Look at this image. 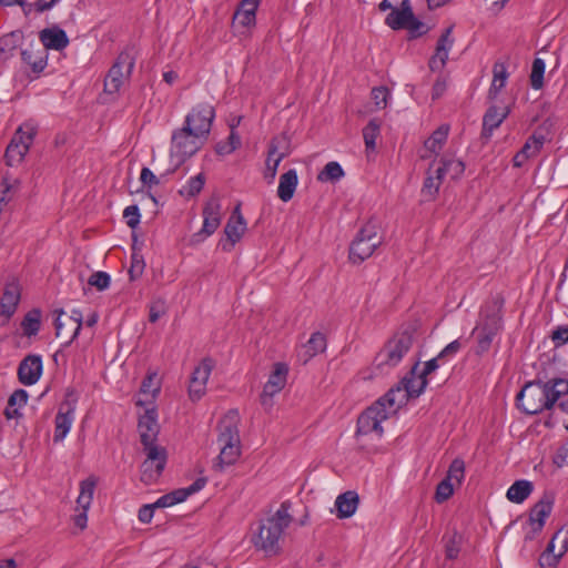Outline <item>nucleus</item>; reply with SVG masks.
Masks as SVG:
<instances>
[{
	"instance_id": "obj_41",
	"label": "nucleus",
	"mask_w": 568,
	"mask_h": 568,
	"mask_svg": "<svg viewBox=\"0 0 568 568\" xmlns=\"http://www.w3.org/2000/svg\"><path fill=\"white\" fill-rule=\"evenodd\" d=\"M277 153V146L275 145L274 141L271 142L268 148V155L266 160V169L264 172V178L272 182L276 175L278 164L284 159L285 154L281 153L275 159L273 156Z\"/></svg>"
},
{
	"instance_id": "obj_14",
	"label": "nucleus",
	"mask_w": 568,
	"mask_h": 568,
	"mask_svg": "<svg viewBox=\"0 0 568 568\" xmlns=\"http://www.w3.org/2000/svg\"><path fill=\"white\" fill-rule=\"evenodd\" d=\"M146 459L141 465V480L151 485L161 476L166 464V450L163 447L143 449Z\"/></svg>"
},
{
	"instance_id": "obj_55",
	"label": "nucleus",
	"mask_w": 568,
	"mask_h": 568,
	"mask_svg": "<svg viewBox=\"0 0 568 568\" xmlns=\"http://www.w3.org/2000/svg\"><path fill=\"white\" fill-rule=\"evenodd\" d=\"M110 281H111V278H110V275L108 273L99 271V272H94L89 277L88 283L91 286H94L95 288H98L99 291H103V290L109 287Z\"/></svg>"
},
{
	"instance_id": "obj_19",
	"label": "nucleus",
	"mask_w": 568,
	"mask_h": 568,
	"mask_svg": "<svg viewBox=\"0 0 568 568\" xmlns=\"http://www.w3.org/2000/svg\"><path fill=\"white\" fill-rule=\"evenodd\" d=\"M42 371L43 364L41 355L29 354L19 364V382L26 386H31L40 379Z\"/></svg>"
},
{
	"instance_id": "obj_25",
	"label": "nucleus",
	"mask_w": 568,
	"mask_h": 568,
	"mask_svg": "<svg viewBox=\"0 0 568 568\" xmlns=\"http://www.w3.org/2000/svg\"><path fill=\"white\" fill-rule=\"evenodd\" d=\"M359 505V496L355 490H347L336 497L335 508L337 518L352 517Z\"/></svg>"
},
{
	"instance_id": "obj_38",
	"label": "nucleus",
	"mask_w": 568,
	"mask_h": 568,
	"mask_svg": "<svg viewBox=\"0 0 568 568\" xmlns=\"http://www.w3.org/2000/svg\"><path fill=\"white\" fill-rule=\"evenodd\" d=\"M95 488V480L93 478H87L80 484V495L77 499L78 509L88 511L92 499L93 493Z\"/></svg>"
},
{
	"instance_id": "obj_3",
	"label": "nucleus",
	"mask_w": 568,
	"mask_h": 568,
	"mask_svg": "<svg viewBox=\"0 0 568 568\" xmlns=\"http://www.w3.org/2000/svg\"><path fill=\"white\" fill-rule=\"evenodd\" d=\"M417 341L418 332L416 325H402L375 355L373 361L374 369L383 374L396 367L412 351Z\"/></svg>"
},
{
	"instance_id": "obj_33",
	"label": "nucleus",
	"mask_w": 568,
	"mask_h": 568,
	"mask_svg": "<svg viewBox=\"0 0 568 568\" xmlns=\"http://www.w3.org/2000/svg\"><path fill=\"white\" fill-rule=\"evenodd\" d=\"M532 483L521 479L516 480L507 490V498L516 504H521L532 491Z\"/></svg>"
},
{
	"instance_id": "obj_32",
	"label": "nucleus",
	"mask_w": 568,
	"mask_h": 568,
	"mask_svg": "<svg viewBox=\"0 0 568 568\" xmlns=\"http://www.w3.org/2000/svg\"><path fill=\"white\" fill-rule=\"evenodd\" d=\"M444 178L436 173V170L432 172V168L427 171V176L424 180V184L422 187V195L425 201L435 200L438 194L440 184L443 183Z\"/></svg>"
},
{
	"instance_id": "obj_63",
	"label": "nucleus",
	"mask_w": 568,
	"mask_h": 568,
	"mask_svg": "<svg viewBox=\"0 0 568 568\" xmlns=\"http://www.w3.org/2000/svg\"><path fill=\"white\" fill-rule=\"evenodd\" d=\"M552 463L558 468L568 465V444H564L557 449L556 454L552 457Z\"/></svg>"
},
{
	"instance_id": "obj_43",
	"label": "nucleus",
	"mask_w": 568,
	"mask_h": 568,
	"mask_svg": "<svg viewBox=\"0 0 568 568\" xmlns=\"http://www.w3.org/2000/svg\"><path fill=\"white\" fill-rule=\"evenodd\" d=\"M381 132V123L376 119H372L363 129V138L367 151H375L376 139Z\"/></svg>"
},
{
	"instance_id": "obj_24",
	"label": "nucleus",
	"mask_w": 568,
	"mask_h": 568,
	"mask_svg": "<svg viewBox=\"0 0 568 568\" xmlns=\"http://www.w3.org/2000/svg\"><path fill=\"white\" fill-rule=\"evenodd\" d=\"M508 114V108L501 110L497 105H490L483 118L481 136L489 139L493 134V131L504 122Z\"/></svg>"
},
{
	"instance_id": "obj_36",
	"label": "nucleus",
	"mask_w": 568,
	"mask_h": 568,
	"mask_svg": "<svg viewBox=\"0 0 568 568\" xmlns=\"http://www.w3.org/2000/svg\"><path fill=\"white\" fill-rule=\"evenodd\" d=\"M304 348V362L306 363L310 358L322 353L326 348V337L321 332H315L311 335L307 343L303 346Z\"/></svg>"
},
{
	"instance_id": "obj_15",
	"label": "nucleus",
	"mask_w": 568,
	"mask_h": 568,
	"mask_svg": "<svg viewBox=\"0 0 568 568\" xmlns=\"http://www.w3.org/2000/svg\"><path fill=\"white\" fill-rule=\"evenodd\" d=\"M203 226L193 234V242L200 243L212 235L221 224V203L219 197H211L203 207Z\"/></svg>"
},
{
	"instance_id": "obj_37",
	"label": "nucleus",
	"mask_w": 568,
	"mask_h": 568,
	"mask_svg": "<svg viewBox=\"0 0 568 568\" xmlns=\"http://www.w3.org/2000/svg\"><path fill=\"white\" fill-rule=\"evenodd\" d=\"M449 126L446 124L440 125L433 134L425 141L426 150L432 153L438 154L447 141Z\"/></svg>"
},
{
	"instance_id": "obj_40",
	"label": "nucleus",
	"mask_w": 568,
	"mask_h": 568,
	"mask_svg": "<svg viewBox=\"0 0 568 568\" xmlns=\"http://www.w3.org/2000/svg\"><path fill=\"white\" fill-rule=\"evenodd\" d=\"M345 175V172L341 164L335 161L328 162L323 170L317 174V180L320 182H337Z\"/></svg>"
},
{
	"instance_id": "obj_62",
	"label": "nucleus",
	"mask_w": 568,
	"mask_h": 568,
	"mask_svg": "<svg viewBox=\"0 0 568 568\" xmlns=\"http://www.w3.org/2000/svg\"><path fill=\"white\" fill-rule=\"evenodd\" d=\"M551 339L556 347L562 346L568 343V325L559 326L551 333Z\"/></svg>"
},
{
	"instance_id": "obj_17",
	"label": "nucleus",
	"mask_w": 568,
	"mask_h": 568,
	"mask_svg": "<svg viewBox=\"0 0 568 568\" xmlns=\"http://www.w3.org/2000/svg\"><path fill=\"white\" fill-rule=\"evenodd\" d=\"M158 414L154 408L146 409L145 413L139 418V433L143 449L150 447H159L155 442L160 432L158 424Z\"/></svg>"
},
{
	"instance_id": "obj_57",
	"label": "nucleus",
	"mask_w": 568,
	"mask_h": 568,
	"mask_svg": "<svg viewBox=\"0 0 568 568\" xmlns=\"http://www.w3.org/2000/svg\"><path fill=\"white\" fill-rule=\"evenodd\" d=\"M144 267H145V263H144L143 257L135 253L132 254L131 266L129 270L130 278L132 281L139 278L143 274Z\"/></svg>"
},
{
	"instance_id": "obj_39",
	"label": "nucleus",
	"mask_w": 568,
	"mask_h": 568,
	"mask_svg": "<svg viewBox=\"0 0 568 568\" xmlns=\"http://www.w3.org/2000/svg\"><path fill=\"white\" fill-rule=\"evenodd\" d=\"M23 32L21 30L11 31L0 38V52L12 55L14 50L21 44Z\"/></svg>"
},
{
	"instance_id": "obj_61",
	"label": "nucleus",
	"mask_w": 568,
	"mask_h": 568,
	"mask_svg": "<svg viewBox=\"0 0 568 568\" xmlns=\"http://www.w3.org/2000/svg\"><path fill=\"white\" fill-rule=\"evenodd\" d=\"M205 392H206V385L191 378L190 385H189V396L193 402L201 399L202 396L205 394Z\"/></svg>"
},
{
	"instance_id": "obj_29",
	"label": "nucleus",
	"mask_w": 568,
	"mask_h": 568,
	"mask_svg": "<svg viewBox=\"0 0 568 568\" xmlns=\"http://www.w3.org/2000/svg\"><path fill=\"white\" fill-rule=\"evenodd\" d=\"M27 390L20 388L16 389L9 397L4 415L8 419H14L21 417L19 409L23 407L28 402Z\"/></svg>"
},
{
	"instance_id": "obj_26",
	"label": "nucleus",
	"mask_w": 568,
	"mask_h": 568,
	"mask_svg": "<svg viewBox=\"0 0 568 568\" xmlns=\"http://www.w3.org/2000/svg\"><path fill=\"white\" fill-rule=\"evenodd\" d=\"M298 183V176L295 169H291L280 176V183L277 187V196L283 202H288L294 196L296 186Z\"/></svg>"
},
{
	"instance_id": "obj_54",
	"label": "nucleus",
	"mask_w": 568,
	"mask_h": 568,
	"mask_svg": "<svg viewBox=\"0 0 568 568\" xmlns=\"http://www.w3.org/2000/svg\"><path fill=\"white\" fill-rule=\"evenodd\" d=\"M69 326H73V332L70 334V337L65 342V345L71 344L80 333L82 327V314L80 311H73L72 315L67 318Z\"/></svg>"
},
{
	"instance_id": "obj_18",
	"label": "nucleus",
	"mask_w": 568,
	"mask_h": 568,
	"mask_svg": "<svg viewBox=\"0 0 568 568\" xmlns=\"http://www.w3.org/2000/svg\"><path fill=\"white\" fill-rule=\"evenodd\" d=\"M554 497L545 494L529 511V525L531 526V535H527L526 539H532L536 534H539L544 526L546 518L549 517L552 510Z\"/></svg>"
},
{
	"instance_id": "obj_64",
	"label": "nucleus",
	"mask_w": 568,
	"mask_h": 568,
	"mask_svg": "<svg viewBox=\"0 0 568 568\" xmlns=\"http://www.w3.org/2000/svg\"><path fill=\"white\" fill-rule=\"evenodd\" d=\"M554 540L560 542V555H565L568 551V527H562L554 535Z\"/></svg>"
},
{
	"instance_id": "obj_48",
	"label": "nucleus",
	"mask_w": 568,
	"mask_h": 568,
	"mask_svg": "<svg viewBox=\"0 0 568 568\" xmlns=\"http://www.w3.org/2000/svg\"><path fill=\"white\" fill-rule=\"evenodd\" d=\"M545 138L542 135L537 136L536 134H532L526 143L523 145V148L519 150L526 158L535 156L544 145Z\"/></svg>"
},
{
	"instance_id": "obj_13",
	"label": "nucleus",
	"mask_w": 568,
	"mask_h": 568,
	"mask_svg": "<svg viewBox=\"0 0 568 568\" xmlns=\"http://www.w3.org/2000/svg\"><path fill=\"white\" fill-rule=\"evenodd\" d=\"M214 118L215 110L210 103H199L185 116L184 125L196 132L199 139H207Z\"/></svg>"
},
{
	"instance_id": "obj_51",
	"label": "nucleus",
	"mask_w": 568,
	"mask_h": 568,
	"mask_svg": "<svg viewBox=\"0 0 568 568\" xmlns=\"http://www.w3.org/2000/svg\"><path fill=\"white\" fill-rule=\"evenodd\" d=\"M256 16L251 12H244L239 9L235 10L233 14V26L234 27H243L251 28L255 26Z\"/></svg>"
},
{
	"instance_id": "obj_16",
	"label": "nucleus",
	"mask_w": 568,
	"mask_h": 568,
	"mask_svg": "<svg viewBox=\"0 0 568 568\" xmlns=\"http://www.w3.org/2000/svg\"><path fill=\"white\" fill-rule=\"evenodd\" d=\"M245 230H246V222L241 213V203H239L234 207V210L224 227V234H225L226 239L221 240V242H220L221 248L225 252H230L234 247V245L241 240Z\"/></svg>"
},
{
	"instance_id": "obj_12",
	"label": "nucleus",
	"mask_w": 568,
	"mask_h": 568,
	"mask_svg": "<svg viewBox=\"0 0 568 568\" xmlns=\"http://www.w3.org/2000/svg\"><path fill=\"white\" fill-rule=\"evenodd\" d=\"M460 348H462L460 342L458 339H455L452 343H449L436 357L427 361L425 363L423 371H420L418 373L417 388L415 389V388H413L414 386L410 385L408 387V389H409L408 394L409 395H422V393L425 390V388L428 384L427 376L429 374H432L433 372H435L444 363V361L446 358L455 356L460 351Z\"/></svg>"
},
{
	"instance_id": "obj_30",
	"label": "nucleus",
	"mask_w": 568,
	"mask_h": 568,
	"mask_svg": "<svg viewBox=\"0 0 568 568\" xmlns=\"http://www.w3.org/2000/svg\"><path fill=\"white\" fill-rule=\"evenodd\" d=\"M508 72L505 63L495 62L493 67V82L488 91V98L495 100L506 84Z\"/></svg>"
},
{
	"instance_id": "obj_59",
	"label": "nucleus",
	"mask_w": 568,
	"mask_h": 568,
	"mask_svg": "<svg viewBox=\"0 0 568 568\" xmlns=\"http://www.w3.org/2000/svg\"><path fill=\"white\" fill-rule=\"evenodd\" d=\"M378 7L381 11L390 9V12H395L403 10L406 7H410V3L409 0H383Z\"/></svg>"
},
{
	"instance_id": "obj_8",
	"label": "nucleus",
	"mask_w": 568,
	"mask_h": 568,
	"mask_svg": "<svg viewBox=\"0 0 568 568\" xmlns=\"http://www.w3.org/2000/svg\"><path fill=\"white\" fill-rule=\"evenodd\" d=\"M381 243V239L377 236L376 226L372 223H367L359 230L351 244L349 260L354 264H361L372 256Z\"/></svg>"
},
{
	"instance_id": "obj_31",
	"label": "nucleus",
	"mask_w": 568,
	"mask_h": 568,
	"mask_svg": "<svg viewBox=\"0 0 568 568\" xmlns=\"http://www.w3.org/2000/svg\"><path fill=\"white\" fill-rule=\"evenodd\" d=\"M419 361H416L414 365L410 367L409 372L390 389H398L403 395H405V404L408 402L409 398H417L420 395H409L408 387L413 385V388H417V377H418V369Z\"/></svg>"
},
{
	"instance_id": "obj_5",
	"label": "nucleus",
	"mask_w": 568,
	"mask_h": 568,
	"mask_svg": "<svg viewBox=\"0 0 568 568\" xmlns=\"http://www.w3.org/2000/svg\"><path fill=\"white\" fill-rule=\"evenodd\" d=\"M518 407L527 415H537L554 407L544 382H528L516 396Z\"/></svg>"
},
{
	"instance_id": "obj_23",
	"label": "nucleus",
	"mask_w": 568,
	"mask_h": 568,
	"mask_svg": "<svg viewBox=\"0 0 568 568\" xmlns=\"http://www.w3.org/2000/svg\"><path fill=\"white\" fill-rule=\"evenodd\" d=\"M453 27H448L438 39L436 52L429 60L430 70H439L446 64L448 52L454 43V40L450 39Z\"/></svg>"
},
{
	"instance_id": "obj_35",
	"label": "nucleus",
	"mask_w": 568,
	"mask_h": 568,
	"mask_svg": "<svg viewBox=\"0 0 568 568\" xmlns=\"http://www.w3.org/2000/svg\"><path fill=\"white\" fill-rule=\"evenodd\" d=\"M439 163L440 165L436 169V173L440 174L443 178L448 174L455 180L460 178L465 171L464 162L457 159L442 158Z\"/></svg>"
},
{
	"instance_id": "obj_4",
	"label": "nucleus",
	"mask_w": 568,
	"mask_h": 568,
	"mask_svg": "<svg viewBox=\"0 0 568 568\" xmlns=\"http://www.w3.org/2000/svg\"><path fill=\"white\" fill-rule=\"evenodd\" d=\"M217 443L221 447L217 463L214 467L222 471L225 466L233 465L241 455V439L239 433V414L230 410L219 423Z\"/></svg>"
},
{
	"instance_id": "obj_46",
	"label": "nucleus",
	"mask_w": 568,
	"mask_h": 568,
	"mask_svg": "<svg viewBox=\"0 0 568 568\" xmlns=\"http://www.w3.org/2000/svg\"><path fill=\"white\" fill-rule=\"evenodd\" d=\"M288 373V367L284 363H276L274 365V369L268 377L267 383L276 388L283 389L286 384V376Z\"/></svg>"
},
{
	"instance_id": "obj_6",
	"label": "nucleus",
	"mask_w": 568,
	"mask_h": 568,
	"mask_svg": "<svg viewBox=\"0 0 568 568\" xmlns=\"http://www.w3.org/2000/svg\"><path fill=\"white\" fill-rule=\"evenodd\" d=\"M195 133L186 125L173 132L170 154L172 159L176 160V166L194 155L207 140L199 139V135H195Z\"/></svg>"
},
{
	"instance_id": "obj_11",
	"label": "nucleus",
	"mask_w": 568,
	"mask_h": 568,
	"mask_svg": "<svg viewBox=\"0 0 568 568\" xmlns=\"http://www.w3.org/2000/svg\"><path fill=\"white\" fill-rule=\"evenodd\" d=\"M77 402L78 393L73 388H68L64 400L61 403L58 414L55 415L54 442H61L69 433L74 419Z\"/></svg>"
},
{
	"instance_id": "obj_50",
	"label": "nucleus",
	"mask_w": 568,
	"mask_h": 568,
	"mask_svg": "<svg viewBox=\"0 0 568 568\" xmlns=\"http://www.w3.org/2000/svg\"><path fill=\"white\" fill-rule=\"evenodd\" d=\"M454 494V485L449 481V478H444L436 487L435 500L442 504L449 499Z\"/></svg>"
},
{
	"instance_id": "obj_60",
	"label": "nucleus",
	"mask_w": 568,
	"mask_h": 568,
	"mask_svg": "<svg viewBox=\"0 0 568 568\" xmlns=\"http://www.w3.org/2000/svg\"><path fill=\"white\" fill-rule=\"evenodd\" d=\"M282 389L280 388H276L275 386H272L271 384H268L266 382V384L264 385V388H263V392L261 394V404L262 406L266 407V408H270L272 407L273 403H272V397L280 393Z\"/></svg>"
},
{
	"instance_id": "obj_9",
	"label": "nucleus",
	"mask_w": 568,
	"mask_h": 568,
	"mask_svg": "<svg viewBox=\"0 0 568 568\" xmlns=\"http://www.w3.org/2000/svg\"><path fill=\"white\" fill-rule=\"evenodd\" d=\"M135 59L129 51H122L104 79V92L108 94L118 93L124 81L131 77Z\"/></svg>"
},
{
	"instance_id": "obj_27",
	"label": "nucleus",
	"mask_w": 568,
	"mask_h": 568,
	"mask_svg": "<svg viewBox=\"0 0 568 568\" xmlns=\"http://www.w3.org/2000/svg\"><path fill=\"white\" fill-rule=\"evenodd\" d=\"M20 292L17 286H7L0 300V315L9 320L17 311Z\"/></svg>"
},
{
	"instance_id": "obj_2",
	"label": "nucleus",
	"mask_w": 568,
	"mask_h": 568,
	"mask_svg": "<svg viewBox=\"0 0 568 568\" xmlns=\"http://www.w3.org/2000/svg\"><path fill=\"white\" fill-rule=\"evenodd\" d=\"M405 395L398 389H389L367 407L357 418L356 436L375 435L382 438V423L405 405Z\"/></svg>"
},
{
	"instance_id": "obj_47",
	"label": "nucleus",
	"mask_w": 568,
	"mask_h": 568,
	"mask_svg": "<svg viewBox=\"0 0 568 568\" xmlns=\"http://www.w3.org/2000/svg\"><path fill=\"white\" fill-rule=\"evenodd\" d=\"M213 367H214L213 359H211L210 357L203 358L201 361V363L199 364V366H196L194 368L191 378L206 385Z\"/></svg>"
},
{
	"instance_id": "obj_34",
	"label": "nucleus",
	"mask_w": 568,
	"mask_h": 568,
	"mask_svg": "<svg viewBox=\"0 0 568 568\" xmlns=\"http://www.w3.org/2000/svg\"><path fill=\"white\" fill-rule=\"evenodd\" d=\"M21 328L24 336H36L41 328V311L39 308L29 311L21 322Z\"/></svg>"
},
{
	"instance_id": "obj_56",
	"label": "nucleus",
	"mask_w": 568,
	"mask_h": 568,
	"mask_svg": "<svg viewBox=\"0 0 568 568\" xmlns=\"http://www.w3.org/2000/svg\"><path fill=\"white\" fill-rule=\"evenodd\" d=\"M389 97V90L386 87H378L372 90V99L377 109H385Z\"/></svg>"
},
{
	"instance_id": "obj_49",
	"label": "nucleus",
	"mask_w": 568,
	"mask_h": 568,
	"mask_svg": "<svg viewBox=\"0 0 568 568\" xmlns=\"http://www.w3.org/2000/svg\"><path fill=\"white\" fill-rule=\"evenodd\" d=\"M465 475V463L460 458H455L447 471V475L445 478H449V481L455 480L458 485H460L462 480L464 479Z\"/></svg>"
},
{
	"instance_id": "obj_21",
	"label": "nucleus",
	"mask_w": 568,
	"mask_h": 568,
	"mask_svg": "<svg viewBox=\"0 0 568 568\" xmlns=\"http://www.w3.org/2000/svg\"><path fill=\"white\" fill-rule=\"evenodd\" d=\"M501 326H496V322L490 321L489 323H478L473 331L476 335L477 346L476 354H484L488 352L495 336L500 331Z\"/></svg>"
},
{
	"instance_id": "obj_20",
	"label": "nucleus",
	"mask_w": 568,
	"mask_h": 568,
	"mask_svg": "<svg viewBox=\"0 0 568 568\" xmlns=\"http://www.w3.org/2000/svg\"><path fill=\"white\" fill-rule=\"evenodd\" d=\"M39 39L42 48L47 50H63L69 45V38L63 29L58 26L45 28L40 31Z\"/></svg>"
},
{
	"instance_id": "obj_28",
	"label": "nucleus",
	"mask_w": 568,
	"mask_h": 568,
	"mask_svg": "<svg viewBox=\"0 0 568 568\" xmlns=\"http://www.w3.org/2000/svg\"><path fill=\"white\" fill-rule=\"evenodd\" d=\"M504 305V300L500 296H494L490 301H488L485 306L481 308L480 323H489L490 321L496 322V326H501V308Z\"/></svg>"
},
{
	"instance_id": "obj_1",
	"label": "nucleus",
	"mask_w": 568,
	"mask_h": 568,
	"mask_svg": "<svg viewBox=\"0 0 568 568\" xmlns=\"http://www.w3.org/2000/svg\"><path fill=\"white\" fill-rule=\"evenodd\" d=\"M291 503L284 501L274 515L260 521L256 530L253 531L251 542L257 550H262L266 557H274L281 554V541L284 530L293 521L290 514Z\"/></svg>"
},
{
	"instance_id": "obj_10",
	"label": "nucleus",
	"mask_w": 568,
	"mask_h": 568,
	"mask_svg": "<svg viewBox=\"0 0 568 568\" xmlns=\"http://www.w3.org/2000/svg\"><path fill=\"white\" fill-rule=\"evenodd\" d=\"M385 23L393 30L405 29L410 38H417L428 32V27L418 20L412 7H406L400 11L389 12L385 19Z\"/></svg>"
},
{
	"instance_id": "obj_52",
	"label": "nucleus",
	"mask_w": 568,
	"mask_h": 568,
	"mask_svg": "<svg viewBox=\"0 0 568 568\" xmlns=\"http://www.w3.org/2000/svg\"><path fill=\"white\" fill-rule=\"evenodd\" d=\"M140 390L142 394L150 396V398H154L155 395L160 392V386L156 383V375L155 374L148 375L143 379Z\"/></svg>"
},
{
	"instance_id": "obj_53",
	"label": "nucleus",
	"mask_w": 568,
	"mask_h": 568,
	"mask_svg": "<svg viewBox=\"0 0 568 568\" xmlns=\"http://www.w3.org/2000/svg\"><path fill=\"white\" fill-rule=\"evenodd\" d=\"M205 184V175L203 173H199L197 175L191 178L185 186V194L187 196H195L199 194Z\"/></svg>"
},
{
	"instance_id": "obj_7",
	"label": "nucleus",
	"mask_w": 568,
	"mask_h": 568,
	"mask_svg": "<svg viewBox=\"0 0 568 568\" xmlns=\"http://www.w3.org/2000/svg\"><path fill=\"white\" fill-rule=\"evenodd\" d=\"M37 132V126L32 122H24L18 128L4 154L6 163L9 166L18 165L23 161Z\"/></svg>"
},
{
	"instance_id": "obj_22",
	"label": "nucleus",
	"mask_w": 568,
	"mask_h": 568,
	"mask_svg": "<svg viewBox=\"0 0 568 568\" xmlns=\"http://www.w3.org/2000/svg\"><path fill=\"white\" fill-rule=\"evenodd\" d=\"M22 61L29 65L33 73H41L48 64V52L38 44L30 43L21 51Z\"/></svg>"
},
{
	"instance_id": "obj_58",
	"label": "nucleus",
	"mask_w": 568,
	"mask_h": 568,
	"mask_svg": "<svg viewBox=\"0 0 568 568\" xmlns=\"http://www.w3.org/2000/svg\"><path fill=\"white\" fill-rule=\"evenodd\" d=\"M123 217L126 221V224L131 229H135L140 223V210L138 205L126 206L123 211Z\"/></svg>"
},
{
	"instance_id": "obj_45",
	"label": "nucleus",
	"mask_w": 568,
	"mask_h": 568,
	"mask_svg": "<svg viewBox=\"0 0 568 568\" xmlns=\"http://www.w3.org/2000/svg\"><path fill=\"white\" fill-rule=\"evenodd\" d=\"M545 61L540 58H536L532 61L531 73H530V84L534 89L539 90L544 85V74H545Z\"/></svg>"
},
{
	"instance_id": "obj_42",
	"label": "nucleus",
	"mask_w": 568,
	"mask_h": 568,
	"mask_svg": "<svg viewBox=\"0 0 568 568\" xmlns=\"http://www.w3.org/2000/svg\"><path fill=\"white\" fill-rule=\"evenodd\" d=\"M549 393L552 405L564 395L568 394V379L566 378H552L548 382H544Z\"/></svg>"
},
{
	"instance_id": "obj_44",
	"label": "nucleus",
	"mask_w": 568,
	"mask_h": 568,
	"mask_svg": "<svg viewBox=\"0 0 568 568\" xmlns=\"http://www.w3.org/2000/svg\"><path fill=\"white\" fill-rule=\"evenodd\" d=\"M445 540V555L447 559H456L460 551L463 544V536L454 530L450 535L444 537Z\"/></svg>"
}]
</instances>
